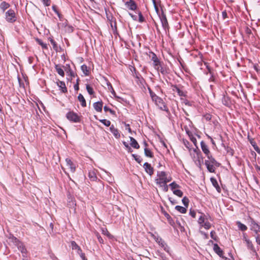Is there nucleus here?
<instances>
[{
    "instance_id": "54",
    "label": "nucleus",
    "mask_w": 260,
    "mask_h": 260,
    "mask_svg": "<svg viewBox=\"0 0 260 260\" xmlns=\"http://www.w3.org/2000/svg\"><path fill=\"white\" fill-rule=\"evenodd\" d=\"M211 181L212 182L213 185L216 187V186H218L217 181L215 179H213L212 178L211 179Z\"/></svg>"
},
{
    "instance_id": "9",
    "label": "nucleus",
    "mask_w": 260,
    "mask_h": 260,
    "mask_svg": "<svg viewBox=\"0 0 260 260\" xmlns=\"http://www.w3.org/2000/svg\"><path fill=\"white\" fill-rule=\"evenodd\" d=\"M250 226V230L254 231L256 234H257L258 232H260V225L253 219L251 220Z\"/></svg>"
},
{
    "instance_id": "58",
    "label": "nucleus",
    "mask_w": 260,
    "mask_h": 260,
    "mask_svg": "<svg viewBox=\"0 0 260 260\" xmlns=\"http://www.w3.org/2000/svg\"><path fill=\"white\" fill-rule=\"evenodd\" d=\"M77 82H78V79H77L76 80ZM74 88L75 90H78L79 89V85H78V83L77 82V83L76 84L74 85Z\"/></svg>"
},
{
    "instance_id": "31",
    "label": "nucleus",
    "mask_w": 260,
    "mask_h": 260,
    "mask_svg": "<svg viewBox=\"0 0 260 260\" xmlns=\"http://www.w3.org/2000/svg\"><path fill=\"white\" fill-rule=\"evenodd\" d=\"M175 209L181 213H185L186 212V208L180 206H176Z\"/></svg>"
},
{
    "instance_id": "60",
    "label": "nucleus",
    "mask_w": 260,
    "mask_h": 260,
    "mask_svg": "<svg viewBox=\"0 0 260 260\" xmlns=\"http://www.w3.org/2000/svg\"><path fill=\"white\" fill-rule=\"evenodd\" d=\"M200 233H201V234L202 235H203L205 237V238L206 239H207V238H208V235H207V234H206L205 233H204V232H202V231H200Z\"/></svg>"
},
{
    "instance_id": "47",
    "label": "nucleus",
    "mask_w": 260,
    "mask_h": 260,
    "mask_svg": "<svg viewBox=\"0 0 260 260\" xmlns=\"http://www.w3.org/2000/svg\"><path fill=\"white\" fill-rule=\"evenodd\" d=\"M256 235L255 236V239H256V243L260 245V235L258 234H256Z\"/></svg>"
},
{
    "instance_id": "19",
    "label": "nucleus",
    "mask_w": 260,
    "mask_h": 260,
    "mask_svg": "<svg viewBox=\"0 0 260 260\" xmlns=\"http://www.w3.org/2000/svg\"><path fill=\"white\" fill-rule=\"evenodd\" d=\"M213 250L220 257H223V251L217 244H214Z\"/></svg>"
},
{
    "instance_id": "24",
    "label": "nucleus",
    "mask_w": 260,
    "mask_h": 260,
    "mask_svg": "<svg viewBox=\"0 0 260 260\" xmlns=\"http://www.w3.org/2000/svg\"><path fill=\"white\" fill-rule=\"evenodd\" d=\"M78 99L81 103V105L82 107H85L86 106L85 100L82 94H79Z\"/></svg>"
},
{
    "instance_id": "36",
    "label": "nucleus",
    "mask_w": 260,
    "mask_h": 260,
    "mask_svg": "<svg viewBox=\"0 0 260 260\" xmlns=\"http://www.w3.org/2000/svg\"><path fill=\"white\" fill-rule=\"evenodd\" d=\"M156 241L162 247H165L166 246V243L165 242L160 238H157L156 239Z\"/></svg>"
},
{
    "instance_id": "26",
    "label": "nucleus",
    "mask_w": 260,
    "mask_h": 260,
    "mask_svg": "<svg viewBox=\"0 0 260 260\" xmlns=\"http://www.w3.org/2000/svg\"><path fill=\"white\" fill-rule=\"evenodd\" d=\"M88 177L91 181H94L97 178L96 174L94 171H90L89 172Z\"/></svg>"
},
{
    "instance_id": "25",
    "label": "nucleus",
    "mask_w": 260,
    "mask_h": 260,
    "mask_svg": "<svg viewBox=\"0 0 260 260\" xmlns=\"http://www.w3.org/2000/svg\"><path fill=\"white\" fill-rule=\"evenodd\" d=\"M81 69L85 75L88 76L89 74V70L86 65H82L81 67Z\"/></svg>"
},
{
    "instance_id": "34",
    "label": "nucleus",
    "mask_w": 260,
    "mask_h": 260,
    "mask_svg": "<svg viewBox=\"0 0 260 260\" xmlns=\"http://www.w3.org/2000/svg\"><path fill=\"white\" fill-rule=\"evenodd\" d=\"M169 186L171 187L172 191H174V190L175 189H177V188L179 187V185L176 183L175 182H173L170 184Z\"/></svg>"
},
{
    "instance_id": "42",
    "label": "nucleus",
    "mask_w": 260,
    "mask_h": 260,
    "mask_svg": "<svg viewBox=\"0 0 260 260\" xmlns=\"http://www.w3.org/2000/svg\"><path fill=\"white\" fill-rule=\"evenodd\" d=\"M39 44L43 48H46L47 47V45L46 44L44 43L42 41L38 39L37 40Z\"/></svg>"
},
{
    "instance_id": "18",
    "label": "nucleus",
    "mask_w": 260,
    "mask_h": 260,
    "mask_svg": "<svg viewBox=\"0 0 260 260\" xmlns=\"http://www.w3.org/2000/svg\"><path fill=\"white\" fill-rule=\"evenodd\" d=\"M93 107L97 112H101L103 107L102 102H98L93 103Z\"/></svg>"
},
{
    "instance_id": "21",
    "label": "nucleus",
    "mask_w": 260,
    "mask_h": 260,
    "mask_svg": "<svg viewBox=\"0 0 260 260\" xmlns=\"http://www.w3.org/2000/svg\"><path fill=\"white\" fill-rule=\"evenodd\" d=\"M129 139L131 141L130 144L132 147L135 149H138L140 147L139 144L134 138L130 137Z\"/></svg>"
},
{
    "instance_id": "17",
    "label": "nucleus",
    "mask_w": 260,
    "mask_h": 260,
    "mask_svg": "<svg viewBox=\"0 0 260 260\" xmlns=\"http://www.w3.org/2000/svg\"><path fill=\"white\" fill-rule=\"evenodd\" d=\"M110 130L116 139H118L120 138V134L119 133L118 130L117 128H115L114 125H112L110 126Z\"/></svg>"
},
{
    "instance_id": "4",
    "label": "nucleus",
    "mask_w": 260,
    "mask_h": 260,
    "mask_svg": "<svg viewBox=\"0 0 260 260\" xmlns=\"http://www.w3.org/2000/svg\"><path fill=\"white\" fill-rule=\"evenodd\" d=\"M71 247L73 250H75L81 257L82 260H87L85 257L84 253H82V250L80 247L74 241H72L71 243Z\"/></svg>"
},
{
    "instance_id": "11",
    "label": "nucleus",
    "mask_w": 260,
    "mask_h": 260,
    "mask_svg": "<svg viewBox=\"0 0 260 260\" xmlns=\"http://www.w3.org/2000/svg\"><path fill=\"white\" fill-rule=\"evenodd\" d=\"M66 74L68 75L69 77L68 78V79L69 80H72L73 78L75 77V73L74 72L71 70L70 67L68 64H66Z\"/></svg>"
},
{
    "instance_id": "22",
    "label": "nucleus",
    "mask_w": 260,
    "mask_h": 260,
    "mask_svg": "<svg viewBox=\"0 0 260 260\" xmlns=\"http://www.w3.org/2000/svg\"><path fill=\"white\" fill-rule=\"evenodd\" d=\"M205 165L207 167L208 170L211 173L214 172L215 171V165L210 164V161H205Z\"/></svg>"
},
{
    "instance_id": "43",
    "label": "nucleus",
    "mask_w": 260,
    "mask_h": 260,
    "mask_svg": "<svg viewBox=\"0 0 260 260\" xmlns=\"http://www.w3.org/2000/svg\"><path fill=\"white\" fill-rule=\"evenodd\" d=\"M133 157L135 158V159L138 162V163H140L141 161V159H140V156H138L136 154H133L132 155Z\"/></svg>"
},
{
    "instance_id": "28",
    "label": "nucleus",
    "mask_w": 260,
    "mask_h": 260,
    "mask_svg": "<svg viewBox=\"0 0 260 260\" xmlns=\"http://www.w3.org/2000/svg\"><path fill=\"white\" fill-rule=\"evenodd\" d=\"M237 224L239 229L242 231H246L247 229V226L245 224L242 223L240 221H238Z\"/></svg>"
},
{
    "instance_id": "14",
    "label": "nucleus",
    "mask_w": 260,
    "mask_h": 260,
    "mask_svg": "<svg viewBox=\"0 0 260 260\" xmlns=\"http://www.w3.org/2000/svg\"><path fill=\"white\" fill-rule=\"evenodd\" d=\"M145 171L149 174L150 175H151L153 173V169L151 166L150 164H148V162H145L143 166Z\"/></svg>"
},
{
    "instance_id": "37",
    "label": "nucleus",
    "mask_w": 260,
    "mask_h": 260,
    "mask_svg": "<svg viewBox=\"0 0 260 260\" xmlns=\"http://www.w3.org/2000/svg\"><path fill=\"white\" fill-rule=\"evenodd\" d=\"M86 89L88 92V93L90 95H92L94 93V91H93V88L92 87H91L88 84H87L86 85Z\"/></svg>"
},
{
    "instance_id": "7",
    "label": "nucleus",
    "mask_w": 260,
    "mask_h": 260,
    "mask_svg": "<svg viewBox=\"0 0 260 260\" xmlns=\"http://www.w3.org/2000/svg\"><path fill=\"white\" fill-rule=\"evenodd\" d=\"M122 1L124 3L125 7L128 10L134 11L137 8L136 3L133 0H122Z\"/></svg>"
},
{
    "instance_id": "29",
    "label": "nucleus",
    "mask_w": 260,
    "mask_h": 260,
    "mask_svg": "<svg viewBox=\"0 0 260 260\" xmlns=\"http://www.w3.org/2000/svg\"><path fill=\"white\" fill-rule=\"evenodd\" d=\"M55 69L59 75L62 77L64 76V71L59 65H56Z\"/></svg>"
},
{
    "instance_id": "61",
    "label": "nucleus",
    "mask_w": 260,
    "mask_h": 260,
    "mask_svg": "<svg viewBox=\"0 0 260 260\" xmlns=\"http://www.w3.org/2000/svg\"><path fill=\"white\" fill-rule=\"evenodd\" d=\"M139 21L140 22H142L143 21V17L141 13L139 14Z\"/></svg>"
},
{
    "instance_id": "5",
    "label": "nucleus",
    "mask_w": 260,
    "mask_h": 260,
    "mask_svg": "<svg viewBox=\"0 0 260 260\" xmlns=\"http://www.w3.org/2000/svg\"><path fill=\"white\" fill-rule=\"evenodd\" d=\"M5 18L7 21L13 23L16 20V17L15 13L14 10L12 9L9 10L5 14Z\"/></svg>"
},
{
    "instance_id": "51",
    "label": "nucleus",
    "mask_w": 260,
    "mask_h": 260,
    "mask_svg": "<svg viewBox=\"0 0 260 260\" xmlns=\"http://www.w3.org/2000/svg\"><path fill=\"white\" fill-rule=\"evenodd\" d=\"M152 1H153V5H154L155 10L156 13H158V8L157 6H156L155 1V0H152Z\"/></svg>"
},
{
    "instance_id": "8",
    "label": "nucleus",
    "mask_w": 260,
    "mask_h": 260,
    "mask_svg": "<svg viewBox=\"0 0 260 260\" xmlns=\"http://www.w3.org/2000/svg\"><path fill=\"white\" fill-rule=\"evenodd\" d=\"M156 104L158 106V107L162 110L168 111V109L165 105V103L163 102V100L160 98L159 97H154Z\"/></svg>"
},
{
    "instance_id": "41",
    "label": "nucleus",
    "mask_w": 260,
    "mask_h": 260,
    "mask_svg": "<svg viewBox=\"0 0 260 260\" xmlns=\"http://www.w3.org/2000/svg\"><path fill=\"white\" fill-rule=\"evenodd\" d=\"M156 70L158 72H161V73L162 74H165L167 73L166 70L162 67H161V64L160 65V67H158V69Z\"/></svg>"
},
{
    "instance_id": "30",
    "label": "nucleus",
    "mask_w": 260,
    "mask_h": 260,
    "mask_svg": "<svg viewBox=\"0 0 260 260\" xmlns=\"http://www.w3.org/2000/svg\"><path fill=\"white\" fill-rule=\"evenodd\" d=\"M207 157L209 160H206L205 161H210V164H213L216 166H218V164L217 161L211 156L209 155Z\"/></svg>"
},
{
    "instance_id": "23",
    "label": "nucleus",
    "mask_w": 260,
    "mask_h": 260,
    "mask_svg": "<svg viewBox=\"0 0 260 260\" xmlns=\"http://www.w3.org/2000/svg\"><path fill=\"white\" fill-rule=\"evenodd\" d=\"M56 84L59 87V90H60V91L62 93H64L65 89V83L64 82L59 81L56 82Z\"/></svg>"
},
{
    "instance_id": "56",
    "label": "nucleus",
    "mask_w": 260,
    "mask_h": 260,
    "mask_svg": "<svg viewBox=\"0 0 260 260\" xmlns=\"http://www.w3.org/2000/svg\"><path fill=\"white\" fill-rule=\"evenodd\" d=\"M123 144L127 149H131V147L128 146V144L126 142L124 141L123 142Z\"/></svg>"
},
{
    "instance_id": "20",
    "label": "nucleus",
    "mask_w": 260,
    "mask_h": 260,
    "mask_svg": "<svg viewBox=\"0 0 260 260\" xmlns=\"http://www.w3.org/2000/svg\"><path fill=\"white\" fill-rule=\"evenodd\" d=\"M201 148L203 152L208 156L210 154V151L208 149L207 145L203 142L201 143Z\"/></svg>"
},
{
    "instance_id": "55",
    "label": "nucleus",
    "mask_w": 260,
    "mask_h": 260,
    "mask_svg": "<svg viewBox=\"0 0 260 260\" xmlns=\"http://www.w3.org/2000/svg\"><path fill=\"white\" fill-rule=\"evenodd\" d=\"M189 213H190V215L192 217H195V216H196V212L194 211L190 210Z\"/></svg>"
},
{
    "instance_id": "52",
    "label": "nucleus",
    "mask_w": 260,
    "mask_h": 260,
    "mask_svg": "<svg viewBox=\"0 0 260 260\" xmlns=\"http://www.w3.org/2000/svg\"><path fill=\"white\" fill-rule=\"evenodd\" d=\"M67 30L69 32H72L73 30V27L71 26H69L68 28L66 27V31Z\"/></svg>"
},
{
    "instance_id": "59",
    "label": "nucleus",
    "mask_w": 260,
    "mask_h": 260,
    "mask_svg": "<svg viewBox=\"0 0 260 260\" xmlns=\"http://www.w3.org/2000/svg\"><path fill=\"white\" fill-rule=\"evenodd\" d=\"M222 16L223 18V19H225L227 17V13L225 11H223L222 12Z\"/></svg>"
},
{
    "instance_id": "57",
    "label": "nucleus",
    "mask_w": 260,
    "mask_h": 260,
    "mask_svg": "<svg viewBox=\"0 0 260 260\" xmlns=\"http://www.w3.org/2000/svg\"><path fill=\"white\" fill-rule=\"evenodd\" d=\"M205 118H206V120H209L211 118V116L210 114H207L205 116Z\"/></svg>"
},
{
    "instance_id": "44",
    "label": "nucleus",
    "mask_w": 260,
    "mask_h": 260,
    "mask_svg": "<svg viewBox=\"0 0 260 260\" xmlns=\"http://www.w3.org/2000/svg\"><path fill=\"white\" fill-rule=\"evenodd\" d=\"M149 92L150 96L153 101H155V98L154 97H158L157 95H155L154 93H153L150 89H149Z\"/></svg>"
},
{
    "instance_id": "39",
    "label": "nucleus",
    "mask_w": 260,
    "mask_h": 260,
    "mask_svg": "<svg viewBox=\"0 0 260 260\" xmlns=\"http://www.w3.org/2000/svg\"><path fill=\"white\" fill-rule=\"evenodd\" d=\"M160 187H162L163 190L165 192L168 191V186L167 183H164L160 185H158Z\"/></svg>"
},
{
    "instance_id": "53",
    "label": "nucleus",
    "mask_w": 260,
    "mask_h": 260,
    "mask_svg": "<svg viewBox=\"0 0 260 260\" xmlns=\"http://www.w3.org/2000/svg\"><path fill=\"white\" fill-rule=\"evenodd\" d=\"M50 41H51V43L52 45L53 46L54 49H55V50H57L58 49L57 48L55 42L53 40H51Z\"/></svg>"
},
{
    "instance_id": "48",
    "label": "nucleus",
    "mask_w": 260,
    "mask_h": 260,
    "mask_svg": "<svg viewBox=\"0 0 260 260\" xmlns=\"http://www.w3.org/2000/svg\"><path fill=\"white\" fill-rule=\"evenodd\" d=\"M104 109L106 112L109 111L111 114H114V111L107 106H105Z\"/></svg>"
},
{
    "instance_id": "64",
    "label": "nucleus",
    "mask_w": 260,
    "mask_h": 260,
    "mask_svg": "<svg viewBox=\"0 0 260 260\" xmlns=\"http://www.w3.org/2000/svg\"><path fill=\"white\" fill-rule=\"evenodd\" d=\"M166 217L168 219H170L171 218L170 216L168 214H166Z\"/></svg>"
},
{
    "instance_id": "40",
    "label": "nucleus",
    "mask_w": 260,
    "mask_h": 260,
    "mask_svg": "<svg viewBox=\"0 0 260 260\" xmlns=\"http://www.w3.org/2000/svg\"><path fill=\"white\" fill-rule=\"evenodd\" d=\"M182 202L185 206L186 207L188 206L189 203V200L188 198L184 197L182 200Z\"/></svg>"
},
{
    "instance_id": "63",
    "label": "nucleus",
    "mask_w": 260,
    "mask_h": 260,
    "mask_svg": "<svg viewBox=\"0 0 260 260\" xmlns=\"http://www.w3.org/2000/svg\"><path fill=\"white\" fill-rule=\"evenodd\" d=\"M126 129L128 130V131L129 132V133H131V128L129 127V124H126Z\"/></svg>"
},
{
    "instance_id": "46",
    "label": "nucleus",
    "mask_w": 260,
    "mask_h": 260,
    "mask_svg": "<svg viewBox=\"0 0 260 260\" xmlns=\"http://www.w3.org/2000/svg\"><path fill=\"white\" fill-rule=\"evenodd\" d=\"M69 205L72 207H74L76 205L75 201L72 198H71V201L69 202Z\"/></svg>"
},
{
    "instance_id": "16",
    "label": "nucleus",
    "mask_w": 260,
    "mask_h": 260,
    "mask_svg": "<svg viewBox=\"0 0 260 260\" xmlns=\"http://www.w3.org/2000/svg\"><path fill=\"white\" fill-rule=\"evenodd\" d=\"M172 90L174 92V93H177L180 96H184L185 95L184 92L177 86H173Z\"/></svg>"
},
{
    "instance_id": "3",
    "label": "nucleus",
    "mask_w": 260,
    "mask_h": 260,
    "mask_svg": "<svg viewBox=\"0 0 260 260\" xmlns=\"http://www.w3.org/2000/svg\"><path fill=\"white\" fill-rule=\"evenodd\" d=\"M198 223L201 227L204 228L206 230H208L211 228V224L210 223L209 219L205 215H201L198 220Z\"/></svg>"
},
{
    "instance_id": "45",
    "label": "nucleus",
    "mask_w": 260,
    "mask_h": 260,
    "mask_svg": "<svg viewBox=\"0 0 260 260\" xmlns=\"http://www.w3.org/2000/svg\"><path fill=\"white\" fill-rule=\"evenodd\" d=\"M96 237L98 238V240H99V242L100 243H104V240H103V239L101 238V237L100 236V234L99 233H96Z\"/></svg>"
},
{
    "instance_id": "50",
    "label": "nucleus",
    "mask_w": 260,
    "mask_h": 260,
    "mask_svg": "<svg viewBox=\"0 0 260 260\" xmlns=\"http://www.w3.org/2000/svg\"><path fill=\"white\" fill-rule=\"evenodd\" d=\"M42 2H43L45 6H49L50 5V0H42Z\"/></svg>"
},
{
    "instance_id": "32",
    "label": "nucleus",
    "mask_w": 260,
    "mask_h": 260,
    "mask_svg": "<svg viewBox=\"0 0 260 260\" xmlns=\"http://www.w3.org/2000/svg\"><path fill=\"white\" fill-rule=\"evenodd\" d=\"M102 233L103 235H106L108 237L111 238H112L111 235L109 233L108 230L106 228H102Z\"/></svg>"
},
{
    "instance_id": "6",
    "label": "nucleus",
    "mask_w": 260,
    "mask_h": 260,
    "mask_svg": "<svg viewBox=\"0 0 260 260\" xmlns=\"http://www.w3.org/2000/svg\"><path fill=\"white\" fill-rule=\"evenodd\" d=\"M66 117L68 120L74 122H79L81 120L80 116L74 112H69Z\"/></svg>"
},
{
    "instance_id": "10",
    "label": "nucleus",
    "mask_w": 260,
    "mask_h": 260,
    "mask_svg": "<svg viewBox=\"0 0 260 260\" xmlns=\"http://www.w3.org/2000/svg\"><path fill=\"white\" fill-rule=\"evenodd\" d=\"M151 60L153 61V65L155 69H158V67H160L161 63L155 54L153 52H151Z\"/></svg>"
},
{
    "instance_id": "15",
    "label": "nucleus",
    "mask_w": 260,
    "mask_h": 260,
    "mask_svg": "<svg viewBox=\"0 0 260 260\" xmlns=\"http://www.w3.org/2000/svg\"><path fill=\"white\" fill-rule=\"evenodd\" d=\"M68 167L72 173H74L76 169V166L71 160L66 159V168Z\"/></svg>"
},
{
    "instance_id": "35",
    "label": "nucleus",
    "mask_w": 260,
    "mask_h": 260,
    "mask_svg": "<svg viewBox=\"0 0 260 260\" xmlns=\"http://www.w3.org/2000/svg\"><path fill=\"white\" fill-rule=\"evenodd\" d=\"M174 194L175 195L181 197L183 196V192L181 190L179 189H175L173 191Z\"/></svg>"
},
{
    "instance_id": "27",
    "label": "nucleus",
    "mask_w": 260,
    "mask_h": 260,
    "mask_svg": "<svg viewBox=\"0 0 260 260\" xmlns=\"http://www.w3.org/2000/svg\"><path fill=\"white\" fill-rule=\"evenodd\" d=\"M9 7L10 5L5 2H3L0 4V9L3 12Z\"/></svg>"
},
{
    "instance_id": "62",
    "label": "nucleus",
    "mask_w": 260,
    "mask_h": 260,
    "mask_svg": "<svg viewBox=\"0 0 260 260\" xmlns=\"http://www.w3.org/2000/svg\"><path fill=\"white\" fill-rule=\"evenodd\" d=\"M254 148L255 150L256 151H257L258 153L260 152V150L257 146H254Z\"/></svg>"
},
{
    "instance_id": "33",
    "label": "nucleus",
    "mask_w": 260,
    "mask_h": 260,
    "mask_svg": "<svg viewBox=\"0 0 260 260\" xmlns=\"http://www.w3.org/2000/svg\"><path fill=\"white\" fill-rule=\"evenodd\" d=\"M144 152H145V155L146 156L149 157H153L152 153L151 152L150 150L148 149L146 147L144 149Z\"/></svg>"
},
{
    "instance_id": "13",
    "label": "nucleus",
    "mask_w": 260,
    "mask_h": 260,
    "mask_svg": "<svg viewBox=\"0 0 260 260\" xmlns=\"http://www.w3.org/2000/svg\"><path fill=\"white\" fill-rule=\"evenodd\" d=\"M160 21L161 22L162 26L163 28L166 30L168 28V23L166 16L164 14H162L161 16H160Z\"/></svg>"
},
{
    "instance_id": "38",
    "label": "nucleus",
    "mask_w": 260,
    "mask_h": 260,
    "mask_svg": "<svg viewBox=\"0 0 260 260\" xmlns=\"http://www.w3.org/2000/svg\"><path fill=\"white\" fill-rule=\"evenodd\" d=\"M100 121L107 126H109L111 124V122L106 119H101Z\"/></svg>"
},
{
    "instance_id": "12",
    "label": "nucleus",
    "mask_w": 260,
    "mask_h": 260,
    "mask_svg": "<svg viewBox=\"0 0 260 260\" xmlns=\"http://www.w3.org/2000/svg\"><path fill=\"white\" fill-rule=\"evenodd\" d=\"M15 242L16 243V245L18 249L21 252L22 254H25L26 252V249H25L23 244L19 242L16 238H15Z\"/></svg>"
},
{
    "instance_id": "2",
    "label": "nucleus",
    "mask_w": 260,
    "mask_h": 260,
    "mask_svg": "<svg viewBox=\"0 0 260 260\" xmlns=\"http://www.w3.org/2000/svg\"><path fill=\"white\" fill-rule=\"evenodd\" d=\"M190 155H191L194 161L197 165H201L203 162V158L201 152L198 149H193L192 151L189 149Z\"/></svg>"
},
{
    "instance_id": "1",
    "label": "nucleus",
    "mask_w": 260,
    "mask_h": 260,
    "mask_svg": "<svg viewBox=\"0 0 260 260\" xmlns=\"http://www.w3.org/2000/svg\"><path fill=\"white\" fill-rule=\"evenodd\" d=\"M172 180L171 176H168L166 173L164 171L158 172L157 177L155 179V182L157 185L164 183H167Z\"/></svg>"
},
{
    "instance_id": "49",
    "label": "nucleus",
    "mask_w": 260,
    "mask_h": 260,
    "mask_svg": "<svg viewBox=\"0 0 260 260\" xmlns=\"http://www.w3.org/2000/svg\"><path fill=\"white\" fill-rule=\"evenodd\" d=\"M210 236H211V237L214 239V240H216V235H215V232L214 231H211V233H210Z\"/></svg>"
}]
</instances>
